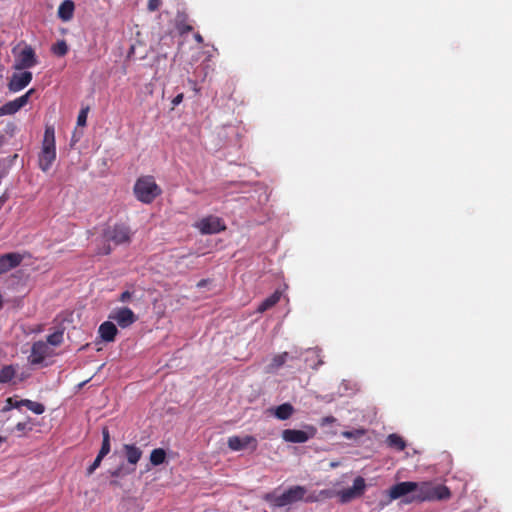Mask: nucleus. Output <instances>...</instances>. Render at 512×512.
Listing matches in <instances>:
<instances>
[{
    "label": "nucleus",
    "mask_w": 512,
    "mask_h": 512,
    "mask_svg": "<svg viewBox=\"0 0 512 512\" xmlns=\"http://www.w3.org/2000/svg\"><path fill=\"white\" fill-rule=\"evenodd\" d=\"M306 493V487L295 485L288 488L281 495H277L275 491L266 493L263 499L272 507H284L299 501L313 503L319 500V497L315 495V493L307 496Z\"/></svg>",
    "instance_id": "f257e3e1"
},
{
    "label": "nucleus",
    "mask_w": 512,
    "mask_h": 512,
    "mask_svg": "<svg viewBox=\"0 0 512 512\" xmlns=\"http://www.w3.org/2000/svg\"><path fill=\"white\" fill-rule=\"evenodd\" d=\"M451 497L449 488L445 485H434L430 482L418 483L416 494L408 502L443 501Z\"/></svg>",
    "instance_id": "f03ea898"
},
{
    "label": "nucleus",
    "mask_w": 512,
    "mask_h": 512,
    "mask_svg": "<svg viewBox=\"0 0 512 512\" xmlns=\"http://www.w3.org/2000/svg\"><path fill=\"white\" fill-rule=\"evenodd\" d=\"M56 160L55 131L52 126H47L44 132L41 151L38 154V167L43 172H48Z\"/></svg>",
    "instance_id": "7ed1b4c3"
},
{
    "label": "nucleus",
    "mask_w": 512,
    "mask_h": 512,
    "mask_svg": "<svg viewBox=\"0 0 512 512\" xmlns=\"http://www.w3.org/2000/svg\"><path fill=\"white\" fill-rule=\"evenodd\" d=\"M133 190L136 198L145 204L152 203L161 194V188L152 176L138 178Z\"/></svg>",
    "instance_id": "20e7f679"
},
{
    "label": "nucleus",
    "mask_w": 512,
    "mask_h": 512,
    "mask_svg": "<svg viewBox=\"0 0 512 512\" xmlns=\"http://www.w3.org/2000/svg\"><path fill=\"white\" fill-rule=\"evenodd\" d=\"M131 237V229L124 223L109 225L103 230V238L105 241L113 242L115 245L129 244Z\"/></svg>",
    "instance_id": "39448f33"
},
{
    "label": "nucleus",
    "mask_w": 512,
    "mask_h": 512,
    "mask_svg": "<svg viewBox=\"0 0 512 512\" xmlns=\"http://www.w3.org/2000/svg\"><path fill=\"white\" fill-rule=\"evenodd\" d=\"M194 227L203 235L216 234L226 230L224 221L214 215L206 216L194 224Z\"/></svg>",
    "instance_id": "423d86ee"
},
{
    "label": "nucleus",
    "mask_w": 512,
    "mask_h": 512,
    "mask_svg": "<svg viewBox=\"0 0 512 512\" xmlns=\"http://www.w3.org/2000/svg\"><path fill=\"white\" fill-rule=\"evenodd\" d=\"M366 489L365 479L361 476H358L353 481V486L347 489H343L337 492V496L339 497V501L342 504L348 503L353 499L361 497Z\"/></svg>",
    "instance_id": "0eeeda50"
},
{
    "label": "nucleus",
    "mask_w": 512,
    "mask_h": 512,
    "mask_svg": "<svg viewBox=\"0 0 512 512\" xmlns=\"http://www.w3.org/2000/svg\"><path fill=\"white\" fill-rule=\"evenodd\" d=\"M38 63L37 56L31 46H25L17 56L14 69L25 70L34 67Z\"/></svg>",
    "instance_id": "6e6552de"
},
{
    "label": "nucleus",
    "mask_w": 512,
    "mask_h": 512,
    "mask_svg": "<svg viewBox=\"0 0 512 512\" xmlns=\"http://www.w3.org/2000/svg\"><path fill=\"white\" fill-rule=\"evenodd\" d=\"M35 92V89H29L25 94H23L22 96L12 100V101H9L7 103H5L4 105H2L0 107V116H4V115H13L15 114L16 112H18L22 107H24L25 105H27V103L29 102V98L30 96Z\"/></svg>",
    "instance_id": "1a4fd4ad"
},
{
    "label": "nucleus",
    "mask_w": 512,
    "mask_h": 512,
    "mask_svg": "<svg viewBox=\"0 0 512 512\" xmlns=\"http://www.w3.org/2000/svg\"><path fill=\"white\" fill-rule=\"evenodd\" d=\"M109 318L116 321L121 328L129 327L137 321V316L128 307H122L114 310L113 313L110 314Z\"/></svg>",
    "instance_id": "9d476101"
},
{
    "label": "nucleus",
    "mask_w": 512,
    "mask_h": 512,
    "mask_svg": "<svg viewBox=\"0 0 512 512\" xmlns=\"http://www.w3.org/2000/svg\"><path fill=\"white\" fill-rule=\"evenodd\" d=\"M51 354V350L44 341H36L31 347L29 362L32 365L41 364L47 356Z\"/></svg>",
    "instance_id": "9b49d317"
},
{
    "label": "nucleus",
    "mask_w": 512,
    "mask_h": 512,
    "mask_svg": "<svg viewBox=\"0 0 512 512\" xmlns=\"http://www.w3.org/2000/svg\"><path fill=\"white\" fill-rule=\"evenodd\" d=\"M32 73L23 71L21 73H13L8 82L10 92H18L27 87L32 81Z\"/></svg>",
    "instance_id": "f8f14e48"
},
{
    "label": "nucleus",
    "mask_w": 512,
    "mask_h": 512,
    "mask_svg": "<svg viewBox=\"0 0 512 512\" xmlns=\"http://www.w3.org/2000/svg\"><path fill=\"white\" fill-rule=\"evenodd\" d=\"M418 490V483L412 482V481H405L400 482L395 485H393L389 490V496L390 500H396L399 499L409 493L414 492L416 494V491Z\"/></svg>",
    "instance_id": "ddd939ff"
},
{
    "label": "nucleus",
    "mask_w": 512,
    "mask_h": 512,
    "mask_svg": "<svg viewBox=\"0 0 512 512\" xmlns=\"http://www.w3.org/2000/svg\"><path fill=\"white\" fill-rule=\"evenodd\" d=\"M311 433H307L303 430L296 429H285L282 432V438L286 442L290 443H305L315 434V429L310 427Z\"/></svg>",
    "instance_id": "4468645a"
},
{
    "label": "nucleus",
    "mask_w": 512,
    "mask_h": 512,
    "mask_svg": "<svg viewBox=\"0 0 512 512\" xmlns=\"http://www.w3.org/2000/svg\"><path fill=\"white\" fill-rule=\"evenodd\" d=\"M227 444L232 451H240L251 444L253 445V450L257 448V440L251 435H246L245 437L231 436L228 438Z\"/></svg>",
    "instance_id": "2eb2a0df"
},
{
    "label": "nucleus",
    "mask_w": 512,
    "mask_h": 512,
    "mask_svg": "<svg viewBox=\"0 0 512 512\" xmlns=\"http://www.w3.org/2000/svg\"><path fill=\"white\" fill-rule=\"evenodd\" d=\"M23 257L16 252L4 254L0 257V275L19 266Z\"/></svg>",
    "instance_id": "dca6fc26"
},
{
    "label": "nucleus",
    "mask_w": 512,
    "mask_h": 512,
    "mask_svg": "<svg viewBox=\"0 0 512 512\" xmlns=\"http://www.w3.org/2000/svg\"><path fill=\"white\" fill-rule=\"evenodd\" d=\"M98 333L103 341L113 342L118 333V329L113 322L105 321L99 326Z\"/></svg>",
    "instance_id": "f3484780"
},
{
    "label": "nucleus",
    "mask_w": 512,
    "mask_h": 512,
    "mask_svg": "<svg viewBox=\"0 0 512 512\" xmlns=\"http://www.w3.org/2000/svg\"><path fill=\"white\" fill-rule=\"evenodd\" d=\"M75 10V4L72 0H64L57 11L58 17L62 21H69L73 18Z\"/></svg>",
    "instance_id": "a211bd4d"
},
{
    "label": "nucleus",
    "mask_w": 512,
    "mask_h": 512,
    "mask_svg": "<svg viewBox=\"0 0 512 512\" xmlns=\"http://www.w3.org/2000/svg\"><path fill=\"white\" fill-rule=\"evenodd\" d=\"M123 449L128 463L136 465L142 457L141 449L134 444H125Z\"/></svg>",
    "instance_id": "6ab92c4d"
},
{
    "label": "nucleus",
    "mask_w": 512,
    "mask_h": 512,
    "mask_svg": "<svg viewBox=\"0 0 512 512\" xmlns=\"http://www.w3.org/2000/svg\"><path fill=\"white\" fill-rule=\"evenodd\" d=\"M281 298V292L275 291L273 294H271L269 297H267L265 300H263L260 305L257 308V311L259 313H263L267 311L268 309L272 308L274 305H276Z\"/></svg>",
    "instance_id": "aec40b11"
},
{
    "label": "nucleus",
    "mask_w": 512,
    "mask_h": 512,
    "mask_svg": "<svg viewBox=\"0 0 512 512\" xmlns=\"http://www.w3.org/2000/svg\"><path fill=\"white\" fill-rule=\"evenodd\" d=\"M387 445L397 451H403L406 448V441L398 434L392 433L387 436Z\"/></svg>",
    "instance_id": "412c9836"
},
{
    "label": "nucleus",
    "mask_w": 512,
    "mask_h": 512,
    "mask_svg": "<svg viewBox=\"0 0 512 512\" xmlns=\"http://www.w3.org/2000/svg\"><path fill=\"white\" fill-rule=\"evenodd\" d=\"M294 412V408L290 403H283L276 407L274 415L279 420L289 419Z\"/></svg>",
    "instance_id": "4be33fe9"
},
{
    "label": "nucleus",
    "mask_w": 512,
    "mask_h": 512,
    "mask_svg": "<svg viewBox=\"0 0 512 512\" xmlns=\"http://www.w3.org/2000/svg\"><path fill=\"white\" fill-rule=\"evenodd\" d=\"M102 438V445L98 454L100 455V457H105L110 452L111 449L110 432L107 427L102 428Z\"/></svg>",
    "instance_id": "5701e85b"
},
{
    "label": "nucleus",
    "mask_w": 512,
    "mask_h": 512,
    "mask_svg": "<svg viewBox=\"0 0 512 512\" xmlns=\"http://www.w3.org/2000/svg\"><path fill=\"white\" fill-rule=\"evenodd\" d=\"M166 452L162 448L152 450L150 454V462L154 466H159L165 462Z\"/></svg>",
    "instance_id": "b1692460"
},
{
    "label": "nucleus",
    "mask_w": 512,
    "mask_h": 512,
    "mask_svg": "<svg viewBox=\"0 0 512 512\" xmlns=\"http://www.w3.org/2000/svg\"><path fill=\"white\" fill-rule=\"evenodd\" d=\"M21 403H23V406L27 407L30 411H32L35 414H42L45 411V406L42 403L35 402L29 399H23L21 400Z\"/></svg>",
    "instance_id": "393cba45"
},
{
    "label": "nucleus",
    "mask_w": 512,
    "mask_h": 512,
    "mask_svg": "<svg viewBox=\"0 0 512 512\" xmlns=\"http://www.w3.org/2000/svg\"><path fill=\"white\" fill-rule=\"evenodd\" d=\"M63 334V330H57L54 333L47 336L45 343H47V345L50 344L55 347L60 346L63 342Z\"/></svg>",
    "instance_id": "a878e982"
},
{
    "label": "nucleus",
    "mask_w": 512,
    "mask_h": 512,
    "mask_svg": "<svg viewBox=\"0 0 512 512\" xmlns=\"http://www.w3.org/2000/svg\"><path fill=\"white\" fill-rule=\"evenodd\" d=\"M14 376H15V369L13 368V366H11V365L4 366L0 370V383H8L13 379Z\"/></svg>",
    "instance_id": "bb28decb"
},
{
    "label": "nucleus",
    "mask_w": 512,
    "mask_h": 512,
    "mask_svg": "<svg viewBox=\"0 0 512 512\" xmlns=\"http://www.w3.org/2000/svg\"><path fill=\"white\" fill-rule=\"evenodd\" d=\"M288 356V352H283L281 354L275 355L269 365L270 370H276L283 366Z\"/></svg>",
    "instance_id": "cd10ccee"
},
{
    "label": "nucleus",
    "mask_w": 512,
    "mask_h": 512,
    "mask_svg": "<svg viewBox=\"0 0 512 512\" xmlns=\"http://www.w3.org/2000/svg\"><path fill=\"white\" fill-rule=\"evenodd\" d=\"M53 54L62 57L68 53V45L65 40L57 41L51 48Z\"/></svg>",
    "instance_id": "c85d7f7f"
},
{
    "label": "nucleus",
    "mask_w": 512,
    "mask_h": 512,
    "mask_svg": "<svg viewBox=\"0 0 512 512\" xmlns=\"http://www.w3.org/2000/svg\"><path fill=\"white\" fill-rule=\"evenodd\" d=\"M366 434L364 428H357L351 431H343L342 436L346 439H358Z\"/></svg>",
    "instance_id": "c756f323"
},
{
    "label": "nucleus",
    "mask_w": 512,
    "mask_h": 512,
    "mask_svg": "<svg viewBox=\"0 0 512 512\" xmlns=\"http://www.w3.org/2000/svg\"><path fill=\"white\" fill-rule=\"evenodd\" d=\"M21 406H23V403H21V400L18 401V400H15L12 397H9V398L6 399L5 405L3 406L1 411L2 412H7V411H10L13 408H17L18 409Z\"/></svg>",
    "instance_id": "7c9ffc66"
},
{
    "label": "nucleus",
    "mask_w": 512,
    "mask_h": 512,
    "mask_svg": "<svg viewBox=\"0 0 512 512\" xmlns=\"http://www.w3.org/2000/svg\"><path fill=\"white\" fill-rule=\"evenodd\" d=\"M112 252V248L109 244V242L105 241L103 238V243L101 246H99L96 250L97 255H109Z\"/></svg>",
    "instance_id": "2f4dec72"
},
{
    "label": "nucleus",
    "mask_w": 512,
    "mask_h": 512,
    "mask_svg": "<svg viewBox=\"0 0 512 512\" xmlns=\"http://www.w3.org/2000/svg\"><path fill=\"white\" fill-rule=\"evenodd\" d=\"M103 458L104 457H100L99 454L97 455L93 463L87 468L86 474L88 476L92 475L95 472V470L101 465Z\"/></svg>",
    "instance_id": "473e14b6"
},
{
    "label": "nucleus",
    "mask_w": 512,
    "mask_h": 512,
    "mask_svg": "<svg viewBox=\"0 0 512 512\" xmlns=\"http://www.w3.org/2000/svg\"><path fill=\"white\" fill-rule=\"evenodd\" d=\"M88 110H89V108L86 107V108L81 109V111L79 112L78 117H77V124L79 126L86 125Z\"/></svg>",
    "instance_id": "72a5a7b5"
},
{
    "label": "nucleus",
    "mask_w": 512,
    "mask_h": 512,
    "mask_svg": "<svg viewBox=\"0 0 512 512\" xmlns=\"http://www.w3.org/2000/svg\"><path fill=\"white\" fill-rule=\"evenodd\" d=\"M177 29L181 35L187 34L193 30V27L190 24H186L184 22L177 23Z\"/></svg>",
    "instance_id": "f704fd0d"
},
{
    "label": "nucleus",
    "mask_w": 512,
    "mask_h": 512,
    "mask_svg": "<svg viewBox=\"0 0 512 512\" xmlns=\"http://www.w3.org/2000/svg\"><path fill=\"white\" fill-rule=\"evenodd\" d=\"M161 0H148L147 8L149 11L153 12L160 8Z\"/></svg>",
    "instance_id": "c9c22d12"
},
{
    "label": "nucleus",
    "mask_w": 512,
    "mask_h": 512,
    "mask_svg": "<svg viewBox=\"0 0 512 512\" xmlns=\"http://www.w3.org/2000/svg\"><path fill=\"white\" fill-rule=\"evenodd\" d=\"M132 297V293L130 291H124L119 296V301L122 303L128 302Z\"/></svg>",
    "instance_id": "e433bc0d"
},
{
    "label": "nucleus",
    "mask_w": 512,
    "mask_h": 512,
    "mask_svg": "<svg viewBox=\"0 0 512 512\" xmlns=\"http://www.w3.org/2000/svg\"><path fill=\"white\" fill-rule=\"evenodd\" d=\"M15 429L17 431L23 432L25 430H31L32 428L29 426L28 422H19L16 424Z\"/></svg>",
    "instance_id": "4c0bfd02"
},
{
    "label": "nucleus",
    "mask_w": 512,
    "mask_h": 512,
    "mask_svg": "<svg viewBox=\"0 0 512 512\" xmlns=\"http://www.w3.org/2000/svg\"><path fill=\"white\" fill-rule=\"evenodd\" d=\"M336 421L335 417L333 416H326L322 419L321 421V425H327V424H331V423H334Z\"/></svg>",
    "instance_id": "58836bf2"
},
{
    "label": "nucleus",
    "mask_w": 512,
    "mask_h": 512,
    "mask_svg": "<svg viewBox=\"0 0 512 512\" xmlns=\"http://www.w3.org/2000/svg\"><path fill=\"white\" fill-rule=\"evenodd\" d=\"M183 101V94L180 93L178 95H176L173 100H172V104L173 106H177L179 105L181 102Z\"/></svg>",
    "instance_id": "ea45409f"
},
{
    "label": "nucleus",
    "mask_w": 512,
    "mask_h": 512,
    "mask_svg": "<svg viewBox=\"0 0 512 512\" xmlns=\"http://www.w3.org/2000/svg\"><path fill=\"white\" fill-rule=\"evenodd\" d=\"M194 39H195L199 44L203 43V37H202L199 33H196V34L194 35Z\"/></svg>",
    "instance_id": "a19ab883"
},
{
    "label": "nucleus",
    "mask_w": 512,
    "mask_h": 512,
    "mask_svg": "<svg viewBox=\"0 0 512 512\" xmlns=\"http://www.w3.org/2000/svg\"><path fill=\"white\" fill-rule=\"evenodd\" d=\"M112 476H115V477L120 476V469H117V470L113 471L112 472Z\"/></svg>",
    "instance_id": "79ce46f5"
},
{
    "label": "nucleus",
    "mask_w": 512,
    "mask_h": 512,
    "mask_svg": "<svg viewBox=\"0 0 512 512\" xmlns=\"http://www.w3.org/2000/svg\"><path fill=\"white\" fill-rule=\"evenodd\" d=\"M319 495H320V496L327 497V496H328V491H326V490H322V491H320Z\"/></svg>",
    "instance_id": "37998d69"
},
{
    "label": "nucleus",
    "mask_w": 512,
    "mask_h": 512,
    "mask_svg": "<svg viewBox=\"0 0 512 512\" xmlns=\"http://www.w3.org/2000/svg\"><path fill=\"white\" fill-rule=\"evenodd\" d=\"M205 285V280H201L199 283H198V286L202 287Z\"/></svg>",
    "instance_id": "c03bdc74"
},
{
    "label": "nucleus",
    "mask_w": 512,
    "mask_h": 512,
    "mask_svg": "<svg viewBox=\"0 0 512 512\" xmlns=\"http://www.w3.org/2000/svg\"><path fill=\"white\" fill-rule=\"evenodd\" d=\"M5 441H6V438H5V437L0 436V444H2V443H3V442H5Z\"/></svg>",
    "instance_id": "a18cd8bd"
},
{
    "label": "nucleus",
    "mask_w": 512,
    "mask_h": 512,
    "mask_svg": "<svg viewBox=\"0 0 512 512\" xmlns=\"http://www.w3.org/2000/svg\"><path fill=\"white\" fill-rule=\"evenodd\" d=\"M1 202H4V199H0V203H1Z\"/></svg>",
    "instance_id": "49530a36"
}]
</instances>
